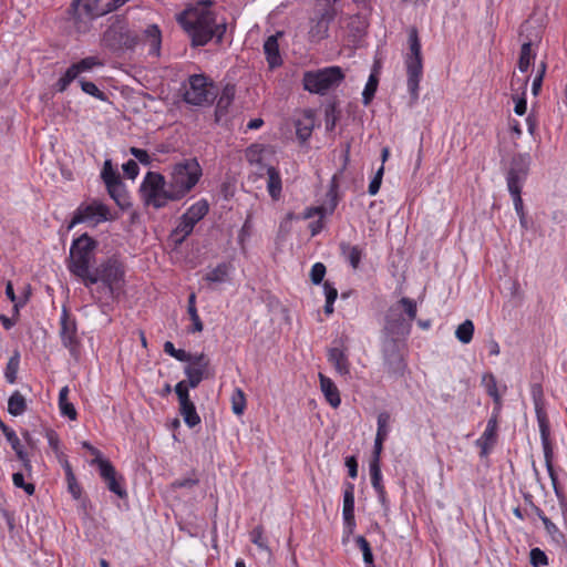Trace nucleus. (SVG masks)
I'll list each match as a JSON object with an SVG mask.
<instances>
[{"instance_id": "f257e3e1", "label": "nucleus", "mask_w": 567, "mask_h": 567, "mask_svg": "<svg viewBox=\"0 0 567 567\" xmlns=\"http://www.w3.org/2000/svg\"><path fill=\"white\" fill-rule=\"evenodd\" d=\"M416 315L417 303L409 297L392 303L384 313L380 352L384 371L394 380L403 378L408 371V339Z\"/></svg>"}, {"instance_id": "f03ea898", "label": "nucleus", "mask_w": 567, "mask_h": 567, "mask_svg": "<svg viewBox=\"0 0 567 567\" xmlns=\"http://www.w3.org/2000/svg\"><path fill=\"white\" fill-rule=\"evenodd\" d=\"M202 175L203 169L195 157L175 163L168 178L157 172H147L140 186L143 203L161 209L171 202H178L196 186Z\"/></svg>"}, {"instance_id": "7ed1b4c3", "label": "nucleus", "mask_w": 567, "mask_h": 567, "mask_svg": "<svg viewBox=\"0 0 567 567\" xmlns=\"http://www.w3.org/2000/svg\"><path fill=\"white\" fill-rule=\"evenodd\" d=\"M82 284L90 289L93 302L103 315L114 310V303L125 284V264L120 255H112L92 267Z\"/></svg>"}, {"instance_id": "20e7f679", "label": "nucleus", "mask_w": 567, "mask_h": 567, "mask_svg": "<svg viewBox=\"0 0 567 567\" xmlns=\"http://www.w3.org/2000/svg\"><path fill=\"white\" fill-rule=\"evenodd\" d=\"M197 4L198 7L188 8L181 13L178 23L190 38L193 47L206 45L213 39L220 43L226 32V24L218 23L215 13L209 9L214 1L197 0Z\"/></svg>"}, {"instance_id": "39448f33", "label": "nucleus", "mask_w": 567, "mask_h": 567, "mask_svg": "<svg viewBox=\"0 0 567 567\" xmlns=\"http://www.w3.org/2000/svg\"><path fill=\"white\" fill-rule=\"evenodd\" d=\"M97 245V241L87 233L72 240L66 267L70 274L80 279L81 282L92 269Z\"/></svg>"}, {"instance_id": "423d86ee", "label": "nucleus", "mask_w": 567, "mask_h": 567, "mask_svg": "<svg viewBox=\"0 0 567 567\" xmlns=\"http://www.w3.org/2000/svg\"><path fill=\"white\" fill-rule=\"evenodd\" d=\"M533 396L536 399L537 394L542 393L540 386H533ZM535 412L536 419L540 433V441L544 452L545 465L551 481L554 492L559 499H564V492L558 486V476L553 465L554 451L550 442V424L545 410L539 405L538 401L535 400Z\"/></svg>"}, {"instance_id": "0eeeda50", "label": "nucleus", "mask_w": 567, "mask_h": 567, "mask_svg": "<svg viewBox=\"0 0 567 567\" xmlns=\"http://www.w3.org/2000/svg\"><path fill=\"white\" fill-rule=\"evenodd\" d=\"M408 43L409 52L404 59L408 75L406 85L411 96V102L414 103L419 100L420 81L423 75L422 45L415 28H412L409 31Z\"/></svg>"}, {"instance_id": "6e6552de", "label": "nucleus", "mask_w": 567, "mask_h": 567, "mask_svg": "<svg viewBox=\"0 0 567 567\" xmlns=\"http://www.w3.org/2000/svg\"><path fill=\"white\" fill-rule=\"evenodd\" d=\"M346 74L338 65L326 66L318 70H310L303 73V89L312 94L326 95L329 91L338 87L344 80Z\"/></svg>"}, {"instance_id": "1a4fd4ad", "label": "nucleus", "mask_w": 567, "mask_h": 567, "mask_svg": "<svg viewBox=\"0 0 567 567\" xmlns=\"http://www.w3.org/2000/svg\"><path fill=\"white\" fill-rule=\"evenodd\" d=\"M112 19V23L102 35L103 47L112 52L133 50L140 41L138 35L128 29L127 21L124 17L116 16Z\"/></svg>"}, {"instance_id": "9d476101", "label": "nucleus", "mask_w": 567, "mask_h": 567, "mask_svg": "<svg viewBox=\"0 0 567 567\" xmlns=\"http://www.w3.org/2000/svg\"><path fill=\"white\" fill-rule=\"evenodd\" d=\"M183 100L194 106H205L214 102V85L204 74L189 75L183 85Z\"/></svg>"}, {"instance_id": "9b49d317", "label": "nucleus", "mask_w": 567, "mask_h": 567, "mask_svg": "<svg viewBox=\"0 0 567 567\" xmlns=\"http://www.w3.org/2000/svg\"><path fill=\"white\" fill-rule=\"evenodd\" d=\"M112 219L110 208L97 199L89 203H81L74 210L72 219L66 226L68 230L73 229L78 224L99 225Z\"/></svg>"}, {"instance_id": "f8f14e48", "label": "nucleus", "mask_w": 567, "mask_h": 567, "mask_svg": "<svg viewBox=\"0 0 567 567\" xmlns=\"http://www.w3.org/2000/svg\"><path fill=\"white\" fill-rule=\"evenodd\" d=\"M532 156L529 153L514 154L506 171L507 189L523 188L529 175Z\"/></svg>"}, {"instance_id": "ddd939ff", "label": "nucleus", "mask_w": 567, "mask_h": 567, "mask_svg": "<svg viewBox=\"0 0 567 567\" xmlns=\"http://www.w3.org/2000/svg\"><path fill=\"white\" fill-rule=\"evenodd\" d=\"M174 391L178 399L179 414L182 415L185 424L193 429L200 423V416L197 413L195 403L192 401L189 391L187 390L186 381H179Z\"/></svg>"}, {"instance_id": "4468645a", "label": "nucleus", "mask_w": 567, "mask_h": 567, "mask_svg": "<svg viewBox=\"0 0 567 567\" xmlns=\"http://www.w3.org/2000/svg\"><path fill=\"white\" fill-rule=\"evenodd\" d=\"M92 464L97 465L100 476L105 482L110 492L114 493L120 498H125L127 496V492L123 484V477L117 475L115 467L109 460H93Z\"/></svg>"}, {"instance_id": "2eb2a0df", "label": "nucleus", "mask_w": 567, "mask_h": 567, "mask_svg": "<svg viewBox=\"0 0 567 567\" xmlns=\"http://www.w3.org/2000/svg\"><path fill=\"white\" fill-rule=\"evenodd\" d=\"M94 19H96L95 16H91L90 12L83 11L79 0H72L68 9V22L71 32L76 34L87 33L92 28V21Z\"/></svg>"}, {"instance_id": "dca6fc26", "label": "nucleus", "mask_w": 567, "mask_h": 567, "mask_svg": "<svg viewBox=\"0 0 567 567\" xmlns=\"http://www.w3.org/2000/svg\"><path fill=\"white\" fill-rule=\"evenodd\" d=\"M60 338L62 344L69 349L71 355H76L79 351L78 327L74 318H71L64 308L60 318Z\"/></svg>"}, {"instance_id": "f3484780", "label": "nucleus", "mask_w": 567, "mask_h": 567, "mask_svg": "<svg viewBox=\"0 0 567 567\" xmlns=\"http://www.w3.org/2000/svg\"><path fill=\"white\" fill-rule=\"evenodd\" d=\"M333 16L328 11L320 13V16L311 18L309 22L308 38L312 43H319L328 38L329 27Z\"/></svg>"}, {"instance_id": "a211bd4d", "label": "nucleus", "mask_w": 567, "mask_h": 567, "mask_svg": "<svg viewBox=\"0 0 567 567\" xmlns=\"http://www.w3.org/2000/svg\"><path fill=\"white\" fill-rule=\"evenodd\" d=\"M498 421L495 419H488L485 431L475 441V445L480 447V456L487 457L492 452L493 447L497 443Z\"/></svg>"}, {"instance_id": "6ab92c4d", "label": "nucleus", "mask_w": 567, "mask_h": 567, "mask_svg": "<svg viewBox=\"0 0 567 567\" xmlns=\"http://www.w3.org/2000/svg\"><path fill=\"white\" fill-rule=\"evenodd\" d=\"M281 35V32H277L276 34L268 37L264 43L266 60L271 69H275L282 63L278 43V39Z\"/></svg>"}, {"instance_id": "aec40b11", "label": "nucleus", "mask_w": 567, "mask_h": 567, "mask_svg": "<svg viewBox=\"0 0 567 567\" xmlns=\"http://www.w3.org/2000/svg\"><path fill=\"white\" fill-rule=\"evenodd\" d=\"M103 65V61L99 56L90 55L81 59L78 62L72 63L69 66V70L73 73L78 81L79 79H84L83 76H81L83 73L91 72L93 69L101 68Z\"/></svg>"}, {"instance_id": "412c9836", "label": "nucleus", "mask_w": 567, "mask_h": 567, "mask_svg": "<svg viewBox=\"0 0 567 567\" xmlns=\"http://www.w3.org/2000/svg\"><path fill=\"white\" fill-rule=\"evenodd\" d=\"M328 361L334 367L336 371L347 377L350 374V364L347 354L340 348L333 347L328 350Z\"/></svg>"}, {"instance_id": "4be33fe9", "label": "nucleus", "mask_w": 567, "mask_h": 567, "mask_svg": "<svg viewBox=\"0 0 567 567\" xmlns=\"http://www.w3.org/2000/svg\"><path fill=\"white\" fill-rule=\"evenodd\" d=\"M319 379H320V389L326 398V400L329 402V404L337 409L340 406L341 404V398H340V393H339V390L337 388V385L334 384V382L323 375L322 373L319 374Z\"/></svg>"}, {"instance_id": "5701e85b", "label": "nucleus", "mask_w": 567, "mask_h": 567, "mask_svg": "<svg viewBox=\"0 0 567 567\" xmlns=\"http://www.w3.org/2000/svg\"><path fill=\"white\" fill-rule=\"evenodd\" d=\"M267 192L271 199L278 200L281 196L282 182L280 172L275 166H267Z\"/></svg>"}, {"instance_id": "b1692460", "label": "nucleus", "mask_w": 567, "mask_h": 567, "mask_svg": "<svg viewBox=\"0 0 567 567\" xmlns=\"http://www.w3.org/2000/svg\"><path fill=\"white\" fill-rule=\"evenodd\" d=\"M340 254L352 269H358L363 257V249L359 246H352L349 243L339 244Z\"/></svg>"}, {"instance_id": "393cba45", "label": "nucleus", "mask_w": 567, "mask_h": 567, "mask_svg": "<svg viewBox=\"0 0 567 567\" xmlns=\"http://www.w3.org/2000/svg\"><path fill=\"white\" fill-rule=\"evenodd\" d=\"M110 197L122 208L130 206V198L125 188V184L122 179L106 185Z\"/></svg>"}, {"instance_id": "a878e982", "label": "nucleus", "mask_w": 567, "mask_h": 567, "mask_svg": "<svg viewBox=\"0 0 567 567\" xmlns=\"http://www.w3.org/2000/svg\"><path fill=\"white\" fill-rule=\"evenodd\" d=\"M83 11L90 12L91 16L100 18L112 12L110 0H79Z\"/></svg>"}, {"instance_id": "bb28decb", "label": "nucleus", "mask_w": 567, "mask_h": 567, "mask_svg": "<svg viewBox=\"0 0 567 567\" xmlns=\"http://www.w3.org/2000/svg\"><path fill=\"white\" fill-rule=\"evenodd\" d=\"M229 265L226 262H221L217 265L214 269L209 270L205 276L204 280L209 284H223L228 281L229 279Z\"/></svg>"}, {"instance_id": "cd10ccee", "label": "nucleus", "mask_w": 567, "mask_h": 567, "mask_svg": "<svg viewBox=\"0 0 567 567\" xmlns=\"http://www.w3.org/2000/svg\"><path fill=\"white\" fill-rule=\"evenodd\" d=\"M378 85H379V75H378V70L374 66L371 74L369 75V79H368L365 86L363 89V92H362L363 105L368 106L372 102V100L375 95V92L378 90Z\"/></svg>"}, {"instance_id": "c85d7f7f", "label": "nucleus", "mask_w": 567, "mask_h": 567, "mask_svg": "<svg viewBox=\"0 0 567 567\" xmlns=\"http://www.w3.org/2000/svg\"><path fill=\"white\" fill-rule=\"evenodd\" d=\"M209 206L206 199H200L193 204L183 214L189 220L194 221L196 225L199 220H202L208 213Z\"/></svg>"}, {"instance_id": "c756f323", "label": "nucleus", "mask_w": 567, "mask_h": 567, "mask_svg": "<svg viewBox=\"0 0 567 567\" xmlns=\"http://www.w3.org/2000/svg\"><path fill=\"white\" fill-rule=\"evenodd\" d=\"M145 34L147 37V41H148V45H150L148 54L158 56L159 51H161V43H162L161 30L158 29V27L156 24H152V25L147 27V29L145 30Z\"/></svg>"}, {"instance_id": "7c9ffc66", "label": "nucleus", "mask_w": 567, "mask_h": 567, "mask_svg": "<svg viewBox=\"0 0 567 567\" xmlns=\"http://www.w3.org/2000/svg\"><path fill=\"white\" fill-rule=\"evenodd\" d=\"M28 409L24 396L19 392L14 391L8 399V412L13 416L22 415Z\"/></svg>"}, {"instance_id": "2f4dec72", "label": "nucleus", "mask_w": 567, "mask_h": 567, "mask_svg": "<svg viewBox=\"0 0 567 567\" xmlns=\"http://www.w3.org/2000/svg\"><path fill=\"white\" fill-rule=\"evenodd\" d=\"M69 388L63 386L59 393V409L63 416L69 417L70 420H75L78 416L76 410L74 405L69 401Z\"/></svg>"}, {"instance_id": "473e14b6", "label": "nucleus", "mask_w": 567, "mask_h": 567, "mask_svg": "<svg viewBox=\"0 0 567 567\" xmlns=\"http://www.w3.org/2000/svg\"><path fill=\"white\" fill-rule=\"evenodd\" d=\"M20 352L16 350L9 358V361L4 369V378L8 383L13 384L17 381V374L20 367Z\"/></svg>"}, {"instance_id": "72a5a7b5", "label": "nucleus", "mask_w": 567, "mask_h": 567, "mask_svg": "<svg viewBox=\"0 0 567 567\" xmlns=\"http://www.w3.org/2000/svg\"><path fill=\"white\" fill-rule=\"evenodd\" d=\"M536 54L532 51V43L525 42L523 43L519 52V59H518V69L520 72L525 73L528 71L529 66L532 65Z\"/></svg>"}, {"instance_id": "f704fd0d", "label": "nucleus", "mask_w": 567, "mask_h": 567, "mask_svg": "<svg viewBox=\"0 0 567 567\" xmlns=\"http://www.w3.org/2000/svg\"><path fill=\"white\" fill-rule=\"evenodd\" d=\"M516 83L519 84V87L523 89V96H517V97H514V101H515V107H514V112L522 116L526 113V109H527V102H526V99H525V91H526V87H527V84H528V79H515V76H513L512 79V86H514Z\"/></svg>"}, {"instance_id": "c9c22d12", "label": "nucleus", "mask_w": 567, "mask_h": 567, "mask_svg": "<svg viewBox=\"0 0 567 567\" xmlns=\"http://www.w3.org/2000/svg\"><path fill=\"white\" fill-rule=\"evenodd\" d=\"M344 514H354V484L351 482L343 483L342 515Z\"/></svg>"}, {"instance_id": "e433bc0d", "label": "nucleus", "mask_w": 567, "mask_h": 567, "mask_svg": "<svg viewBox=\"0 0 567 567\" xmlns=\"http://www.w3.org/2000/svg\"><path fill=\"white\" fill-rule=\"evenodd\" d=\"M354 542H355V545L362 551V557H363L365 567H375L372 548L370 546V543L365 539V537H363L362 535H359L354 538Z\"/></svg>"}, {"instance_id": "4c0bfd02", "label": "nucleus", "mask_w": 567, "mask_h": 567, "mask_svg": "<svg viewBox=\"0 0 567 567\" xmlns=\"http://www.w3.org/2000/svg\"><path fill=\"white\" fill-rule=\"evenodd\" d=\"M474 330L475 328L473 321L466 319L456 328L455 337L460 342L467 344L473 339Z\"/></svg>"}, {"instance_id": "58836bf2", "label": "nucleus", "mask_w": 567, "mask_h": 567, "mask_svg": "<svg viewBox=\"0 0 567 567\" xmlns=\"http://www.w3.org/2000/svg\"><path fill=\"white\" fill-rule=\"evenodd\" d=\"M323 292H324V297H326V305H324V313L326 315H331L333 313V303L336 301V299L338 298V290L337 288L333 286L332 282H330L329 280L324 281L323 282Z\"/></svg>"}, {"instance_id": "ea45409f", "label": "nucleus", "mask_w": 567, "mask_h": 567, "mask_svg": "<svg viewBox=\"0 0 567 567\" xmlns=\"http://www.w3.org/2000/svg\"><path fill=\"white\" fill-rule=\"evenodd\" d=\"M101 178L105 186L121 179V176L117 169L113 166L111 159H105L101 171Z\"/></svg>"}, {"instance_id": "a19ab883", "label": "nucleus", "mask_w": 567, "mask_h": 567, "mask_svg": "<svg viewBox=\"0 0 567 567\" xmlns=\"http://www.w3.org/2000/svg\"><path fill=\"white\" fill-rule=\"evenodd\" d=\"M188 365L185 368L195 369L197 371H202L203 373H208V368L210 364L209 358L200 352V353H193L192 359L188 361Z\"/></svg>"}, {"instance_id": "79ce46f5", "label": "nucleus", "mask_w": 567, "mask_h": 567, "mask_svg": "<svg viewBox=\"0 0 567 567\" xmlns=\"http://www.w3.org/2000/svg\"><path fill=\"white\" fill-rule=\"evenodd\" d=\"M82 91L102 102L107 101V95L103 91H101L93 82L87 81L85 79L78 80Z\"/></svg>"}, {"instance_id": "37998d69", "label": "nucleus", "mask_w": 567, "mask_h": 567, "mask_svg": "<svg viewBox=\"0 0 567 567\" xmlns=\"http://www.w3.org/2000/svg\"><path fill=\"white\" fill-rule=\"evenodd\" d=\"M184 373L187 377V380H185V381H186L188 391L190 388L192 389L197 388L204 379L208 378V373H203L202 371H197V370L190 369V368H184Z\"/></svg>"}, {"instance_id": "c03bdc74", "label": "nucleus", "mask_w": 567, "mask_h": 567, "mask_svg": "<svg viewBox=\"0 0 567 567\" xmlns=\"http://www.w3.org/2000/svg\"><path fill=\"white\" fill-rule=\"evenodd\" d=\"M390 420H391V416H390L389 412L384 411V412L379 413L378 420H377V424H378L377 434H375L377 437L386 440L389 432H390V429H389Z\"/></svg>"}, {"instance_id": "a18cd8bd", "label": "nucleus", "mask_w": 567, "mask_h": 567, "mask_svg": "<svg viewBox=\"0 0 567 567\" xmlns=\"http://www.w3.org/2000/svg\"><path fill=\"white\" fill-rule=\"evenodd\" d=\"M246 408V398L240 389H235L231 396V409L236 415H241Z\"/></svg>"}, {"instance_id": "49530a36", "label": "nucleus", "mask_w": 567, "mask_h": 567, "mask_svg": "<svg viewBox=\"0 0 567 567\" xmlns=\"http://www.w3.org/2000/svg\"><path fill=\"white\" fill-rule=\"evenodd\" d=\"M482 384L485 386L487 394L492 399L501 398L497 390V382L492 373L484 374L482 378Z\"/></svg>"}, {"instance_id": "de8ad7c7", "label": "nucleus", "mask_w": 567, "mask_h": 567, "mask_svg": "<svg viewBox=\"0 0 567 567\" xmlns=\"http://www.w3.org/2000/svg\"><path fill=\"white\" fill-rule=\"evenodd\" d=\"M370 476H371V484L374 491H379L384 488L382 484V473L380 464H377V462H370Z\"/></svg>"}, {"instance_id": "09e8293b", "label": "nucleus", "mask_w": 567, "mask_h": 567, "mask_svg": "<svg viewBox=\"0 0 567 567\" xmlns=\"http://www.w3.org/2000/svg\"><path fill=\"white\" fill-rule=\"evenodd\" d=\"M529 558L533 567H544L548 565L547 555L538 547H535L530 550Z\"/></svg>"}, {"instance_id": "8fccbe9b", "label": "nucleus", "mask_w": 567, "mask_h": 567, "mask_svg": "<svg viewBox=\"0 0 567 567\" xmlns=\"http://www.w3.org/2000/svg\"><path fill=\"white\" fill-rule=\"evenodd\" d=\"M327 268L322 262H316L310 270V280L313 285H320L323 282Z\"/></svg>"}, {"instance_id": "3c124183", "label": "nucleus", "mask_w": 567, "mask_h": 567, "mask_svg": "<svg viewBox=\"0 0 567 567\" xmlns=\"http://www.w3.org/2000/svg\"><path fill=\"white\" fill-rule=\"evenodd\" d=\"M12 482L16 487L22 488L28 495H33L35 492V486L31 483H25L24 475L21 472L12 475Z\"/></svg>"}, {"instance_id": "603ef678", "label": "nucleus", "mask_w": 567, "mask_h": 567, "mask_svg": "<svg viewBox=\"0 0 567 567\" xmlns=\"http://www.w3.org/2000/svg\"><path fill=\"white\" fill-rule=\"evenodd\" d=\"M199 483L198 477L196 476L195 472L192 473V475L183 478L175 480L172 483L173 488H193Z\"/></svg>"}, {"instance_id": "864d4df0", "label": "nucleus", "mask_w": 567, "mask_h": 567, "mask_svg": "<svg viewBox=\"0 0 567 567\" xmlns=\"http://www.w3.org/2000/svg\"><path fill=\"white\" fill-rule=\"evenodd\" d=\"M544 526L548 535L556 542L560 543L565 539L564 534L559 530V528L554 524L549 518H544Z\"/></svg>"}, {"instance_id": "5fc2aeb1", "label": "nucleus", "mask_w": 567, "mask_h": 567, "mask_svg": "<svg viewBox=\"0 0 567 567\" xmlns=\"http://www.w3.org/2000/svg\"><path fill=\"white\" fill-rule=\"evenodd\" d=\"M339 204V192L328 190L323 206L329 215H332Z\"/></svg>"}, {"instance_id": "6e6d98bb", "label": "nucleus", "mask_w": 567, "mask_h": 567, "mask_svg": "<svg viewBox=\"0 0 567 567\" xmlns=\"http://www.w3.org/2000/svg\"><path fill=\"white\" fill-rule=\"evenodd\" d=\"M73 81H76V79L68 68L63 75L56 81L54 85L55 90L58 92H64Z\"/></svg>"}, {"instance_id": "4d7b16f0", "label": "nucleus", "mask_w": 567, "mask_h": 567, "mask_svg": "<svg viewBox=\"0 0 567 567\" xmlns=\"http://www.w3.org/2000/svg\"><path fill=\"white\" fill-rule=\"evenodd\" d=\"M130 153L134 158H136L142 165L148 166L152 163V157L147 153V151L138 147H131Z\"/></svg>"}, {"instance_id": "13d9d810", "label": "nucleus", "mask_w": 567, "mask_h": 567, "mask_svg": "<svg viewBox=\"0 0 567 567\" xmlns=\"http://www.w3.org/2000/svg\"><path fill=\"white\" fill-rule=\"evenodd\" d=\"M0 429L6 436L7 441L10 443L11 447H16L19 445V437L16 432L9 427L1 419H0Z\"/></svg>"}, {"instance_id": "bf43d9fd", "label": "nucleus", "mask_w": 567, "mask_h": 567, "mask_svg": "<svg viewBox=\"0 0 567 567\" xmlns=\"http://www.w3.org/2000/svg\"><path fill=\"white\" fill-rule=\"evenodd\" d=\"M65 478L69 493L73 496L74 499H80L82 496V487L78 483L75 475L68 476Z\"/></svg>"}, {"instance_id": "052dcab7", "label": "nucleus", "mask_w": 567, "mask_h": 567, "mask_svg": "<svg viewBox=\"0 0 567 567\" xmlns=\"http://www.w3.org/2000/svg\"><path fill=\"white\" fill-rule=\"evenodd\" d=\"M122 168H123V172H124V175L127 177V178H131V179H134L137 177L138 173H140V167H138V164L136 161L134 159H128L127 162H125L123 165H122Z\"/></svg>"}, {"instance_id": "680f3d73", "label": "nucleus", "mask_w": 567, "mask_h": 567, "mask_svg": "<svg viewBox=\"0 0 567 567\" xmlns=\"http://www.w3.org/2000/svg\"><path fill=\"white\" fill-rule=\"evenodd\" d=\"M522 189L523 188H518V189H508L512 198H513V203H514V208H515V212L516 214H522L524 213V203H523V199H522Z\"/></svg>"}, {"instance_id": "e2e57ef3", "label": "nucleus", "mask_w": 567, "mask_h": 567, "mask_svg": "<svg viewBox=\"0 0 567 567\" xmlns=\"http://www.w3.org/2000/svg\"><path fill=\"white\" fill-rule=\"evenodd\" d=\"M195 224L194 221L189 220L187 217L182 215L178 219V224L176 228H178L179 233H183L184 235H190L194 230Z\"/></svg>"}, {"instance_id": "0e129e2a", "label": "nucleus", "mask_w": 567, "mask_h": 567, "mask_svg": "<svg viewBox=\"0 0 567 567\" xmlns=\"http://www.w3.org/2000/svg\"><path fill=\"white\" fill-rule=\"evenodd\" d=\"M187 312L189 315V318L193 322L192 328L189 329L190 332H202L204 329V324L198 316L197 309H187Z\"/></svg>"}, {"instance_id": "69168bd1", "label": "nucleus", "mask_w": 567, "mask_h": 567, "mask_svg": "<svg viewBox=\"0 0 567 567\" xmlns=\"http://www.w3.org/2000/svg\"><path fill=\"white\" fill-rule=\"evenodd\" d=\"M12 450L16 452L17 457L22 462L24 470L31 471V462L29 460L28 453L24 451L23 446L21 445V442H19L18 446L12 447Z\"/></svg>"}, {"instance_id": "338daca9", "label": "nucleus", "mask_w": 567, "mask_h": 567, "mask_svg": "<svg viewBox=\"0 0 567 567\" xmlns=\"http://www.w3.org/2000/svg\"><path fill=\"white\" fill-rule=\"evenodd\" d=\"M251 542L257 545L259 548H267L266 542L264 539L262 528L257 526L250 533Z\"/></svg>"}, {"instance_id": "774afa93", "label": "nucleus", "mask_w": 567, "mask_h": 567, "mask_svg": "<svg viewBox=\"0 0 567 567\" xmlns=\"http://www.w3.org/2000/svg\"><path fill=\"white\" fill-rule=\"evenodd\" d=\"M342 518H343L344 534H347L348 536L353 534L354 529L357 527L354 514H344V515H342Z\"/></svg>"}]
</instances>
